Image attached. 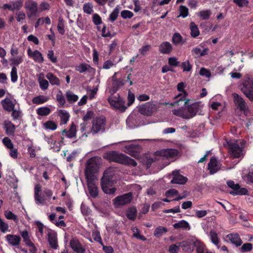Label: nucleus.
I'll return each instance as SVG.
<instances>
[{
    "label": "nucleus",
    "instance_id": "nucleus-4",
    "mask_svg": "<svg viewBox=\"0 0 253 253\" xmlns=\"http://www.w3.org/2000/svg\"><path fill=\"white\" fill-rule=\"evenodd\" d=\"M245 142L241 140L240 144L237 140H226L224 146L229 150V152L231 156L234 158H239L243 157L244 155V148L245 147Z\"/></svg>",
    "mask_w": 253,
    "mask_h": 253
},
{
    "label": "nucleus",
    "instance_id": "nucleus-30",
    "mask_svg": "<svg viewBox=\"0 0 253 253\" xmlns=\"http://www.w3.org/2000/svg\"><path fill=\"white\" fill-rule=\"evenodd\" d=\"M58 115L60 119V123L61 124H66L69 121L70 115L65 110H60L59 111Z\"/></svg>",
    "mask_w": 253,
    "mask_h": 253
},
{
    "label": "nucleus",
    "instance_id": "nucleus-8",
    "mask_svg": "<svg viewBox=\"0 0 253 253\" xmlns=\"http://www.w3.org/2000/svg\"><path fill=\"white\" fill-rule=\"evenodd\" d=\"M189 100H186L184 102V105L186 106L187 109L186 115L185 119H189L195 116L197 113L201 110L202 108L201 103L200 102H197L188 105Z\"/></svg>",
    "mask_w": 253,
    "mask_h": 253
},
{
    "label": "nucleus",
    "instance_id": "nucleus-41",
    "mask_svg": "<svg viewBox=\"0 0 253 253\" xmlns=\"http://www.w3.org/2000/svg\"><path fill=\"white\" fill-rule=\"evenodd\" d=\"M211 12V10H201L199 12L198 15L201 17L202 20H209Z\"/></svg>",
    "mask_w": 253,
    "mask_h": 253
},
{
    "label": "nucleus",
    "instance_id": "nucleus-1",
    "mask_svg": "<svg viewBox=\"0 0 253 253\" xmlns=\"http://www.w3.org/2000/svg\"><path fill=\"white\" fill-rule=\"evenodd\" d=\"M117 183L114 170L112 168L107 169L101 178L100 183L102 191L107 194L113 195L117 190L113 187Z\"/></svg>",
    "mask_w": 253,
    "mask_h": 253
},
{
    "label": "nucleus",
    "instance_id": "nucleus-61",
    "mask_svg": "<svg viewBox=\"0 0 253 253\" xmlns=\"http://www.w3.org/2000/svg\"><path fill=\"white\" fill-rule=\"evenodd\" d=\"M92 21L96 25H99L102 22L101 17L97 13H95L93 15Z\"/></svg>",
    "mask_w": 253,
    "mask_h": 253
},
{
    "label": "nucleus",
    "instance_id": "nucleus-37",
    "mask_svg": "<svg viewBox=\"0 0 253 253\" xmlns=\"http://www.w3.org/2000/svg\"><path fill=\"white\" fill-rule=\"evenodd\" d=\"M66 96L67 101L70 103L75 102L79 99L78 96L74 94L71 91H67L66 93Z\"/></svg>",
    "mask_w": 253,
    "mask_h": 253
},
{
    "label": "nucleus",
    "instance_id": "nucleus-56",
    "mask_svg": "<svg viewBox=\"0 0 253 253\" xmlns=\"http://www.w3.org/2000/svg\"><path fill=\"white\" fill-rule=\"evenodd\" d=\"M180 247V243H178L176 244H172L169 246V251L170 253H177Z\"/></svg>",
    "mask_w": 253,
    "mask_h": 253
},
{
    "label": "nucleus",
    "instance_id": "nucleus-48",
    "mask_svg": "<svg viewBox=\"0 0 253 253\" xmlns=\"http://www.w3.org/2000/svg\"><path fill=\"white\" fill-rule=\"evenodd\" d=\"M88 68H90L89 65L86 63H82L76 67V70L80 73H83L86 71Z\"/></svg>",
    "mask_w": 253,
    "mask_h": 253
},
{
    "label": "nucleus",
    "instance_id": "nucleus-27",
    "mask_svg": "<svg viewBox=\"0 0 253 253\" xmlns=\"http://www.w3.org/2000/svg\"><path fill=\"white\" fill-rule=\"evenodd\" d=\"M162 155L167 158H173L177 156L179 154V151L175 149H166L162 150Z\"/></svg>",
    "mask_w": 253,
    "mask_h": 253
},
{
    "label": "nucleus",
    "instance_id": "nucleus-55",
    "mask_svg": "<svg viewBox=\"0 0 253 253\" xmlns=\"http://www.w3.org/2000/svg\"><path fill=\"white\" fill-rule=\"evenodd\" d=\"M121 16L123 19H130L133 16V13L127 10H124L121 13Z\"/></svg>",
    "mask_w": 253,
    "mask_h": 253
},
{
    "label": "nucleus",
    "instance_id": "nucleus-50",
    "mask_svg": "<svg viewBox=\"0 0 253 253\" xmlns=\"http://www.w3.org/2000/svg\"><path fill=\"white\" fill-rule=\"evenodd\" d=\"M57 30L61 35H63L65 34L64 20L62 18L59 19Z\"/></svg>",
    "mask_w": 253,
    "mask_h": 253
},
{
    "label": "nucleus",
    "instance_id": "nucleus-18",
    "mask_svg": "<svg viewBox=\"0 0 253 253\" xmlns=\"http://www.w3.org/2000/svg\"><path fill=\"white\" fill-rule=\"evenodd\" d=\"M6 134L8 136H14L16 126L10 121L5 120L3 123Z\"/></svg>",
    "mask_w": 253,
    "mask_h": 253
},
{
    "label": "nucleus",
    "instance_id": "nucleus-34",
    "mask_svg": "<svg viewBox=\"0 0 253 253\" xmlns=\"http://www.w3.org/2000/svg\"><path fill=\"white\" fill-rule=\"evenodd\" d=\"M48 241L50 247L54 249H57L58 247L57 241L56 237L51 234L50 233H48Z\"/></svg>",
    "mask_w": 253,
    "mask_h": 253
},
{
    "label": "nucleus",
    "instance_id": "nucleus-63",
    "mask_svg": "<svg viewBox=\"0 0 253 253\" xmlns=\"http://www.w3.org/2000/svg\"><path fill=\"white\" fill-rule=\"evenodd\" d=\"M253 248V245L251 243H245L241 247L242 252H250Z\"/></svg>",
    "mask_w": 253,
    "mask_h": 253
},
{
    "label": "nucleus",
    "instance_id": "nucleus-22",
    "mask_svg": "<svg viewBox=\"0 0 253 253\" xmlns=\"http://www.w3.org/2000/svg\"><path fill=\"white\" fill-rule=\"evenodd\" d=\"M94 181H90L88 179H86L87 185L90 195L92 198H95L98 195V187L95 185Z\"/></svg>",
    "mask_w": 253,
    "mask_h": 253
},
{
    "label": "nucleus",
    "instance_id": "nucleus-64",
    "mask_svg": "<svg viewBox=\"0 0 253 253\" xmlns=\"http://www.w3.org/2000/svg\"><path fill=\"white\" fill-rule=\"evenodd\" d=\"M195 246L196 247V252L197 253H204L205 246L201 243H195Z\"/></svg>",
    "mask_w": 253,
    "mask_h": 253
},
{
    "label": "nucleus",
    "instance_id": "nucleus-13",
    "mask_svg": "<svg viewBox=\"0 0 253 253\" xmlns=\"http://www.w3.org/2000/svg\"><path fill=\"white\" fill-rule=\"evenodd\" d=\"M155 109V105L149 102L141 105L139 108V112L142 115L151 116Z\"/></svg>",
    "mask_w": 253,
    "mask_h": 253
},
{
    "label": "nucleus",
    "instance_id": "nucleus-17",
    "mask_svg": "<svg viewBox=\"0 0 253 253\" xmlns=\"http://www.w3.org/2000/svg\"><path fill=\"white\" fill-rule=\"evenodd\" d=\"M61 133L62 135L65 136L69 138H72L76 137L77 133L76 126L73 122H72L71 125L70 126L69 129L67 130L66 129H64L62 131Z\"/></svg>",
    "mask_w": 253,
    "mask_h": 253
},
{
    "label": "nucleus",
    "instance_id": "nucleus-11",
    "mask_svg": "<svg viewBox=\"0 0 253 253\" xmlns=\"http://www.w3.org/2000/svg\"><path fill=\"white\" fill-rule=\"evenodd\" d=\"M132 199V194L131 192L117 196L113 200L114 205L116 207H119L129 204Z\"/></svg>",
    "mask_w": 253,
    "mask_h": 253
},
{
    "label": "nucleus",
    "instance_id": "nucleus-42",
    "mask_svg": "<svg viewBox=\"0 0 253 253\" xmlns=\"http://www.w3.org/2000/svg\"><path fill=\"white\" fill-rule=\"evenodd\" d=\"M180 247L182 250L187 252H191L193 251V248L192 245L186 241H183L180 242Z\"/></svg>",
    "mask_w": 253,
    "mask_h": 253
},
{
    "label": "nucleus",
    "instance_id": "nucleus-44",
    "mask_svg": "<svg viewBox=\"0 0 253 253\" xmlns=\"http://www.w3.org/2000/svg\"><path fill=\"white\" fill-rule=\"evenodd\" d=\"M120 12V8L119 6H116L113 11L111 12V13L109 15V20L111 22H114L115 21L119 15Z\"/></svg>",
    "mask_w": 253,
    "mask_h": 253
},
{
    "label": "nucleus",
    "instance_id": "nucleus-36",
    "mask_svg": "<svg viewBox=\"0 0 253 253\" xmlns=\"http://www.w3.org/2000/svg\"><path fill=\"white\" fill-rule=\"evenodd\" d=\"M36 112L39 116H46L50 114L51 110L47 107H42L38 108L36 110Z\"/></svg>",
    "mask_w": 253,
    "mask_h": 253
},
{
    "label": "nucleus",
    "instance_id": "nucleus-29",
    "mask_svg": "<svg viewBox=\"0 0 253 253\" xmlns=\"http://www.w3.org/2000/svg\"><path fill=\"white\" fill-rule=\"evenodd\" d=\"M208 49L205 48L201 50L199 47H195L191 50V53L195 58L204 56L207 54Z\"/></svg>",
    "mask_w": 253,
    "mask_h": 253
},
{
    "label": "nucleus",
    "instance_id": "nucleus-15",
    "mask_svg": "<svg viewBox=\"0 0 253 253\" xmlns=\"http://www.w3.org/2000/svg\"><path fill=\"white\" fill-rule=\"evenodd\" d=\"M173 178L171 183L184 184L187 181V178L180 174L178 171H172Z\"/></svg>",
    "mask_w": 253,
    "mask_h": 253
},
{
    "label": "nucleus",
    "instance_id": "nucleus-31",
    "mask_svg": "<svg viewBox=\"0 0 253 253\" xmlns=\"http://www.w3.org/2000/svg\"><path fill=\"white\" fill-rule=\"evenodd\" d=\"M190 35L192 37L195 38L200 35V31L198 26L194 22L190 23Z\"/></svg>",
    "mask_w": 253,
    "mask_h": 253
},
{
    "label": "nucleus",
    "instance_id": "nucleus-38",
    "mask_svg": "<svg viewBox=\"0 0 253 253\" xmlns=\"http://www.w3.org/2000/svg\"><path fill=\"white\" fill-rule=\"evenodd\" d=\"M32 58L35 61L39 63H42L44 60L42 53L38 50H35L33 52Z\"/></svg>",
    "mask_w": 253,
    "mask_h": 253
},
{
    "label": "nucleus",
    "instance_id": "nucleus-9",
    "mask_svg": "<svg viewBox=\"0 0 253 253\" xmlns=\"http://www.w3.org/2000/svg\"><path fill=\"white\" fill-rule=\"evenodd\" d=\"M106 118L104 116L95 118L92 121L91 132L96 134L99 132H104L105 129Z\"/></svg>",
    "mask_w": 253,
    "mask_h": 253
},
{
    "label": "nucleus",
    "instance_id": "nucleus-51",
    "mask_svg": "<svg viewBox=\"0 0 253 253\" xmlns=\"http://www.w3.org/2000/svg\"><path fill=\"white\" fill-rule=\"evenodd\" d=\"M211 240L213 244L217 246L219 242V240L217 237V234L214 231L210 232Z\"/></svg>",
    "mask_w": 253,
    "mask_h": 253
},
{
    "label": "nucleus",
    "instance_id": "nucleus-12",
    "mask_svg": "<svg viewBox=\"0 0 253 253\" xmlns=\"http://www.w3.org/2000/svg\"><path fill=\"white\" fill-rule=\"evenodd\" d=\"M24 7L26 11V14L29 18L36 16L38 9V3L33 0H28L25 2Z\"/></svg>",
    "mask_w": 253,
    "mask_h": 253
},
{
    "label": "nucleus",
    "instance_id": "nucleus-49",
    "mask_svg": "<svg viewBox=\"0 0 253 253\" xmlns=\"http://www.w3.org/2000/svg\"><path fill=\"white\" fill-rule=\"evenodd\" d=\"M182 41V37L181 35L178 33H175L173 34L172 42L175 44L180 43Z\"/></svg>",
    "mask_w": 253,
    "mask_h": 253
},
{
    "label": "nucleus",
    "instance_id": "nucleus-6",
    "mask_svg": "<svg viewBox=\"0 0 253 253\" xmlns=\"http://www.w3.org/2000/svg\"><path fill=\"white\" fill-rule=\"evenodd\" d=\"M240 88L245 95L251 101H253V79L247 78L244 80Z\"/></svg>",
    "mask_w": 253,
    "mask_h": 253
},
{
    "label": "nucleus",
    "instance_id": "nucleus-2",
    "mask_svg": "<svg viewBox=\"0 0 253 253\" xmlns=\"http://www.w3.org/2000/svg\"><path fill=\"white\" fill-rule=\"evenodd\" d=\"M101 162V158L97 156L91 157L87 160L84 170L86 179H88L90 181H94L95 174L99 171Z\"/></svg>",
    "mask_w": 253,
    "mask_h": 253
},
{
    "label": "nucleus",
    "instance_id": "nucleus-20",
    "mask_svg": "<svg viewBox=\"0 0 253 253\" xmlns=\"http://www.w3.org/2000/svg\"><path fill=\"white\" fill-rule=\"evenodd\" d=\"M172 50L171 43L168 42H163L159 45V50L160 53L164 54H169Z\"/></svg>",
    "mask_w": 253,
    "mask_h": 253
},
{
    "label": "nucleus",
    "instance_id": "nucleus-43",
    "mask_svg": "<svg viewBox=\"0 0 253 253\" xmlns=\"http://www.w3.org/2000/svg\"><path fill=\"white\" fill-rule=\"evenodd\" d=\"M167 232H168V229L167 228L160 226L155 229L154 235L155 236L158 237Z\"/></svg>",
    "mask_w": 253,
    "mask_h": 253
},
{
    "label": "nucleus",
    "instance_id": "nucleus-33",
    "mask_svg": "<svg viewBox=\"0 0 253 253\" xmlns=\"http://www.w3.org/2000/svg\"><path fill=\"white\" fill-rule=\"evenodd\" d=\"M46 78L49 81L50 83L52 85H59L60 80L52 73H48L46 75Z\"/></svg>",
    "mask_w": 253,
    "mask_h": 253
},
{
    "label": "nucleus",
    "instance_id": "nucleus-5",
    "mask_svg": "<svg viewBox=\"0 0 253 253\" xmlns=\"http://www.w3.org/2000/svg\"><path fill=\"white\" fill-rule=\"evenodd\" d=\"M52 191L48 188H44L42 191V186L40 184H37L34 188V198L37 204H43L46 201H49L52 196Z\"/></svg>",
    "mask_w": 253,
    "mask_h": 253
},
{
    "label": "nucleus",
    "instance_id": "nucleus-10",
    "mask_svg": "<svg viewBox=\"0 0 253 253\" xmlns=\"http://www.w3.org/2000/svg\"><path fill=\"white\" fill-rule=\"evenodd\" d=\"M108 101L110 105L115 108L119 109L123 112L125 111L126 109V107L125 106V101L120 97L118 94L117 96H110Z\"/></svg>",
    "mask_w": 253,
    "mask_h": 253
},
{
    "label": "nucleus",
    "instance_id": "nucleus-39",
    "mask_svg": "<svg viewBox=\"0 0 253 253\" xmlns=\"http://www.w3.org/2000/svg\"><path fill=\"white\" fill-rule=\"evenodd\" d=\"M23 57L22 56H17L16 57L11 58L10 59V65L12 67L18 66L20 64L23 62Z\"/></svg>",
    "mask_w": 253,
    "mask_h": 253
},
{
    "label": "nucleus",
    "instance_id": "nucleus-7",
    "mask_svg": "<svg viewBox=\"0 0 253 253\" xmlns=\"http://www.w3.org/2000/svg\"><path fill=\"white\" fill-rule=\"evenodd\" d=\"M228 186L232 189L229 193L233 196L249 195V192L247 189L241 187L238 183H235L234 181L230 180L226 182Z\"/></svg>",
    "mask_w": 253,
    "mask_h": 253
},
{
    "label": "nucleus",
    "instance_id": "nucleus-14",
    "mask_svg": "<svg viewBox=\"0 0 253 253\" xmlns=\"http://www.w3.org/2000/svg\"><path fill=\"white\" fill-rule=\"evenodd\" d=\"M232 96L234 102L237 107L241 111L245 112L248 109V107L243 98L236 93H233Z\"/></svg>",
    "mask_w": 253,
    "mask_h": 253
},
{
    "label": "nucleus",
    "instance_id": "nucleus-62",
    "mask_svg": "<svg viewBox=\"0 0 253 253\" xmlns=\"http://www.w3.org/2000/svg\"><path fill=\"white\" fill-rule=\"evenodd\" d=\"M179 62L177 61V59L176 57H169L168 59V63L169 65L176 67L179 66Z\"/></svg>",
    "mask_w": 253,
    "mask_h": 253
},
{
    "label": "nucleus",
    "instance_id": "nucleus-52",
    "mask_svg": "<svg viewBox=\"0 0 253 253\" xmlns=\"http://www.w3.org/2000/svg\"><path fill=\"white\" fill-rule=\"evenodd\" d=\"M11 81L13 83H15L17 81V70L16 67H12L10 73Z\"/></svg>",
    "mask_w": 253,
    "mask_h": 253
},
{
    "label": "nucleus",
    "instance_id": "nucleus-21",
    "mask_svg": "<svg viewBox=\"0 0 253 253\" xmlns=\"http://www.w3.org/2000/svg\"><path fill=\"white\" fill-rule=\"evenodd\" d=\"M21 235L23 239V241L25 242L26 245L29 247L33 248L34 249V251H31V252L33 253H36L35 251H36V249L34 244L32 243L30 239L28 231L27 230L23 231L21 232Z\"/></svg>",
    "mask_w": 253,
    "mask_h": 253
},
{
    "label": "nucleus",
    "instance_id": "nucleus-28",
    "mask_svg": "<svg viewBox=\"0 0 253 253\" xmlns=\"http://www.w3.org/2000/svg\"><path fill=\"white\" fill-rule=\"evenodd\" d=\"M173 227L174 229H183L184 230H189L190 226L189 223L184 220H181L179 222L173 224Z\"/></svg>",
    "mask_w": 253,
    "mask_h": 253
},
{
    "label": "nucleus",
    "instance_id": "nucleus-24",
    "mask_svg": "<svg viewBox=\"0 0 253 253\" xmlns=\"http://www.w3.org/2000/svg\"><path fill=\"white\" fill-rule=\"evenodd\" d=\"M1 105L3 109L7 111L11 112L13 110L15 107V104H14L10 98H6L1 101Z\"/></svg>",
    "mask_w": 253,
    "mask_h": 253
},
{
    "label": "nucleus",
    "instance_id": "nucleus-53",
    "mask_svg": "<svg viewBox=\"0 0 253 253\" xmlns=\"http://www.w3.org/2000/svg\"><path fill=\"white\" fill-rule=\"evenodd\" d=\"M9 225L0 217V231L5 233L8 230Z\"/></svg>",
    "mask_w": 253,
    "mask_h": 253
},
{
    "label": "nucleus",
    "instance_id": "nucleus-47",
    "mask_svg": "<svg viewBox=\"0 0 253 253\" xmlns=\"http://www.w3.org/2000/svg\"><path fill=\"white\" fill-rule=\"evenodd\" d=\"M57 125L55 123L52 121H46L44 124V127L46 129H51L52 130H55L57 128Z\"/></svg>",
    "mask_w": 253,
    "mask_h": 253
},
{
    "label": "nucleus",
    "instance_id": "nucleus-54",
    "mask_svg": "<svg viewBox=\"0 0 253 253\" xmlns=\"http://www.w3.org/2000/svg\"><path fill=\"white\" fill-rule=\"evenodd\" d=\"M56 99L61 106H63L65 104V99L62 94V92L60 90L56 94Z\"/></svg>",
    "mask_w": 253,
    "mask_h": 253
},
{
    "label": "nucleus",
    "instance_id": "nucleus-23",
    "mask_svg": "<svg viewBox=\"0 0 253 253\" xmlns=\"http://www.w3.org/2000/svg\"><path fill=\"white\" fill-rule=\"evenodd\" d=\"M208 169L211 174H214L220 169L217 161L215 157H212L210 159V163L208 164Z\"/></svg>",
    "mask_w": 253,
    "mask_h": 253
},
{
    "label": "nucleus",
    "instance_id": "nucleus-16",
    "mask_svg": "<svg viewBox=\"0 0 253 253\" xmlns=\"http://www.w3.org/2000/svg\"><path fill=\"white\" fill-rule=\"evenodd\" d=\"M6 241L13 246H19L21 242V237L16 235L7 234L5 237Z\"/></svg>",
    "mask_w": 253,
    "mask_h": 253
},
{
    "label": "nucleus",
    "instance_id": "nucleus-35",
    "mask_svg": "<svg viewBox=\"0 0 253 253\" xmlns=\"http://www.w3.org/2000/svg\"><path fill=\"white\" fill-rule=\"evenodd\" d=\"M48 100V98L44 95H38L32 99V102L35 104H43Z\"/></svg>",
    "mask_w": 253,
    "mask_h": 253
},
{
    "label": "nucleus",
    "instance_id": "nucleus-19",
    "mask_svg": "<svg viewBox=\"0 0 253 253\" xmlns=\"http://www.w3.org/2000/svg\"><path fill=\"white\" fill-rule=\"evenodd\" d=\"M70 244L71 248L77 253H84L85 251L77 239H72Z\"/></svg>",
    "mask_w": 253,
    "mask_h": 253
},
{
    "label": "nucleus",
    "instance_id": "nucleus-60",
    "mask_svg": "<svg viewBox=\"0 0 253 253\" xmlns=\"http://www.w3.org/2000/svg\"><path fill=\"white\" fill-rule=\"evenodd\" d=\"M39 84L42 90L47 89L49 86L48 82L45 79H42L39 80Z\"/></svg>",
    "mask_w": 253,
    "mask_h": 253
},
{
    "label": "nucleus",
    "instance_id": "nucleus-46",
    "mask_svg": "<svg viewBox=\"0 0 253 253\" xmlns=\"http://www.w3.org/2000/svg\"><path fill=\"white\" fill-rule=\"evenodd\" d=\"M180 66L183 72H189L192 68V65L190 63L189 60L182 62Z\"/></svg>",
    "mask_w": 253,
    "mask_h": 253
},
{
    "label": "nucleus",
    "instance_id": "nucleus-58",
    "mask_svg": "<svg viewBox=\"0 0 253 253\" xmlns=\"http://www.w3.org/2000/svg\"><path fill=\"white\" fill-rule=\"evenodd\" d=\"M233 1L240 7L247 6L249 3L248 0H233Z\"/></svg>",
    "mask_w": 253,
    "mask_h": 253
},
{
    "label": "nucleus",
    "instance_id": "nucleus-59",
    "mask_svg": "<svg viewBox=\"0 0 253 253\" xmlns=\"http://www.w3.org/2000/svg\"><path fill=\"white\" fill-rule=\"evenodd\" d=\"M3 144L8 149H12L13 148V144L11 140L7 137H5L2 139Z\"/></svg>",
    "mask_w": 253,
    "mask_h": 253
},
{
    "label": "nucleus",
    "instance_id": "nucleus-25",
    "mask_svg": "<svg viewBox=\"0 0 253 253\" xmlns=\"http://www.w3.org/2000/svg\"><path fill=\"white\" fill-rule=\"evenodd\" d=\"M125 84L124 80H121L117 79L113 81L112 83V87L110 89V93L113 95L115 94L118 89Z\"/></svg>",
    "mask_w": 253,
    "mask_h": 253
},
{
    "label": "nucleus",
    "instance_id": "nucleus-45",
    "mask_svg": "<svg viewBox=\"0 0 253 253\" xmlns=\"http://www.w3.org/2000/svg\"><path fill=\"white\" fill-rule=\"evenodd\" d=\"M179 10L180 15L178 16V17L181 16L182 18H185L188 16L189 13V10L186 6L182 5H180L179 6Z\"/></svg>",
    "mask_w": 253,
    "mask_h": 253
},
{
    "label": "nucleus",
    "instance_id": "nucleus-32",
    "mask_svg": "<svg viewBox=\"0 0 253 253\" xmlns=\"http://www.w3.org/2000/svg\"><path fill=\"white\" fill-rule=\"evenodd\" d=\"M137 210L135 207H131L127 209L126 211V216L127 218L131 220H134L136 219Z\"/></svg>",
    "mask_w": 253,
    "mask_h": 253
},
{
    "label": "nucleus",
    "instance_id": "nucleus-57",
    "mask_svg": "<svg viewBox=\"0 0 253 253\" xmlns=\"http://www.w3.org/2000/svg\"><path fill=\"white\" fill-rule=\"evenodd\" d=\"M92 5L89 3H86L84 5L83 10L84 13L90 14L93 12Z\"/></svg>",
    "mask_w": 253,
    "mask_h": 253
},
{
    "label": "nucleus",
    "instance_id": "nucleus-40",
    "mask_svg": "<svg viewBox=\"0 0 253 253\" xmlns=\"http://www.w3.org/2000/svg\"><path fill=\"white\" fill-rule=\"evenodd\" d=\"M4 216L7 219L13 220L15 222H18L17 216L10 211H5L4 213Z\"/></svg>",
    "mask_w": 253,
    "mask_h": 253
},
{
    "label": "nucleus",
    "instance_id": "nucleus-26",
    "mask_svg": "<svg viewBox=\"0 0 253 253\" xmlns=\"http://www.w3.org/2000/svg\"><path fill=\"white\" fill-rule=\"evenodd\" d=\"M227 238L236 247H239L242 244V241L238 234H229L227 236Z\"/></svg>",
    "mask_w": 253,
    "mask_h": 253
},
{
    "label": "nucleus",
    "instance_id": "nucleus-3",
    "mask_svg": "<svg viewBox=\"0 0 253 253\" xmlns=\"http://www.w3.org/2000/svg\"><path fill=\"white\" fill-rule=\"evenodd\" d=\"M105 158L109 161L119 164L135 167L137 163L134 160L123 154H119L117 151H112L106 154Z\"/></svg>",
    "mask_w": 253,
    "mask_h": 253
}]
</instances>
